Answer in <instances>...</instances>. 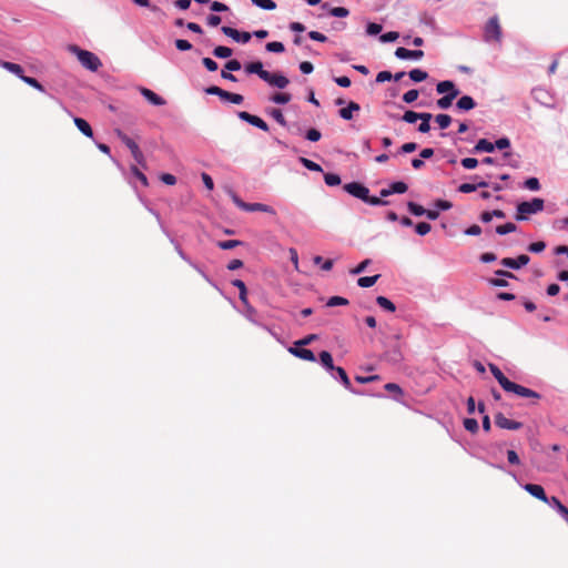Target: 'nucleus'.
Wrapping results in <instances>:
<instances>
[{"mask_svg": "<svg viewBox=\"0 0 568 568\" xmlns=\"http://www.w3.org/2000/svg\"><path fill=\"white\" fill-rule=\"evenodd\" d=\"M545 247H546V243L542 241H539V242L531 243L528 246V251L531 253H540L545 250Z\"/></svg>", "mask_w": 568, "mask_h": 568, "instance_id": "obj_61", "label": "nucleus"}, {"mask_svg": "<svg viewBox=\"0 0 568 568\" xmlns=\"http://www.w3.org/2000/svg\"><path fill=\"white\" fill-rule=\"evenodd\" d=\"M288 352L303 361L315 362V355L312 351L303 348V346H296L295 344L288 348Z\"/></svg>", "mask_w": 568, "mask_h": 568, "instance_id": "obj_14", "label": "nucleus"}, {"mask_svg": "<svg viewBox=\"0 0 568 568\" xmlns=\"http://www.w3.org/2000/svg\"><path fill=\"white\" fill-rule=\"evenodd\" d=\"M300 162L310 171L322 172V168L320 164H317L306 158H300Z\"/></svg>", "mask_w": 568, "mask_h": 568, "instance_id": "obj_47", "label": "nucleus"}, {"mask_svg": "<svg viewBox=\"0 0 568 568\" xmlns=\"http://www.w3.org/2000/svg\"><path fill=\"white\" fill-rule=\"evenodd\" d=\"M245 71L250 74H257L262 80L266 70L263 69V64L260 61L251 62L245 65Z\"/></svg>", "mask_w": 568, "mask_h": 568, "instance_id": "obj_26", "label": "nucleus"}, {"mask_svg": "<svg viewBox=\"0 0 568 568\" xmlns=\"http://www.w3.org/2000/svg\"><path fill=\"white\" fill-rule=\"evenodd\" d=\"M207 94L217 95L224 101H229L233 104H241L243 102V97L237 93L227 92L219 87H210L206 89Z\"/></svg>", "mask_w": 568, "mask_h": 568, "instance_id": "obj_4", "label": "nucleus"}, {"mask_svg": "<svg viewBox=\"0 0 568 568\" xmlns=\"http://www.w3.org/2000/svg\"><path fill=\"white\" fill-rule=\"evenodd\" d=\"M139 91L152 105L161 106L165 104V100L152 90L148 88H140Z\"/></svg>", "mask_w": 568, "mask_h": 568, "instance_id": "obj_16", "label": "nucleus"}, {"mask_svg": "<svg viewBox=\"0 0 568 568\" xmlns=\"http://www.w3.org/2000/svg\"><path fill=\"white\" fill-rule=\"evenodd\" d=\"M349 11L346 8L343 7H336L329 9V14L337 18H345L347 17Z\"/></svg>", "mask_w": 568, "mask_h": 568, "instance_id": "obj_54", "label": "nucleus"}, {"mask_svg": "<svg viewBox=\"0 0 568 568\" xmlns=\"http://www.w3.org/2000/svg\"><path fill=\"white\" fill-rule=\"evenodd\" d=\"M390 187V191H392V194H402V193H405L407 191V184L404 183V182H394L389 185Z\"/></svg>", "mask_w": 568, "mask_h": 568, "instance_id": "obj_50", "label": "nucleus"}, {"mask_svg": "<svg viewBox=\"0 0 568 568\" xmlns=\"http://www.w3.org/2000/svg\"><path fill=\"white\" fill-rule=\"evenodd\" d=\"M395 57L400 60H420L424 57V51L422 50H408L406 48H397L395 50Z\"/></svg>", "mask_w": 568, "mask_h": 568, "instance_id": "obj_9", "label": "nucleus"}, {"mask_svg": "<svg viewBox=\"0 0 568 568\" xmlns=\"http://www.w3.org/2000/svg\"><path fill=\"white\" fill-rule=\"evenodd\" d=\"M263 81L277 89H285L290 83V80L284 74L271 73L268 71L264 73Z\"/></svg>", "mask_w": 568, "mask_h": 568, "instance_id": "obj_5", "label": "nucleus"}, {"mask_svg": "<svg viewBox=\"0 0 568 568\" xmlns=\"http://www.w3.org/2000/svg\"><path fill=\"white\" fill-rule=\"evenodd\" d=\"M419 93L417 90L413 89L404 93L403 101L406 103H413L417 100Z\"/></svg>", "mask_w": 568, "mask_h": 568, "instance_id": "obj_55", "label": "nucleus"}, {"mask_svg": "<svg viewBox=\"0 0 568 568\" xmlns=\"http://www.w3.org/2000/svg\"><path fill=\"white\" fill-rule=\"evenodd\" d=\"M232 285H234L235 287L239 288V293H240V300L243 304H247V291H246V286H245V283L241 280H234L232 282Z\"/></svg>", "mask_w": 568, "mask_h": 568, "instance_id": "obj_31", "label": "nucleus"}, {"mask_svg": "<svg viewBox=\"0 0 568 568\" xmlns=\"http://www.w3.org/2000/svg\"><path fill=\"white\" fill-rule=\"evenodd\" d=\"M383 358L388 364L397 365L403 361L404 356L400 351V347L398 345H395L394 347L384 353Z\"/></svg>", "mask_w": 568, "mask_h": 568, "instance_id": "obj_13", "label": "nucleus"}, {"mask_svg": "<svg viewBox=\"0 0 568 568\" xmlns=\"http://www.w3.org/2000/svg\"><path fill=\"white\" fill-rule=\"evenodd\" d=\"M423 116V113H417V112H414V111H406L404 113V115L402 116L403 121H405L406 123H415L417 122L418 120H420V118Z\"/></svg>", "mask_w": 568, "mask_h": 568, "instance_id": "obj_40", "label": "nucleus"}, {"mask_svg": "<svg viewBox=\"0 0 568 568\" xmlns=\"http://www.w3.org/2000/svg\"><path fill=\"white\" fill-rule=\"evenodd\" d=\"M292 97L288 93H275L271 97V101L276 104H286L291 101Z\"/></svg>", "mask_w": 568, "mask_h": 568, "instance_id": "obj_41", "label": "nucleus"}, {"mask_svg": "<svg viewBox=\"0 0 568 568\" xmlns=\"http://www.w3.org/2000/svg\"><path fill=\"white\" fill-rule=\"evenodd\" d=\"M376 303H377V304H378L383 310H385V311H387V312H392V313H393V312H395V311H396V306H395V304H394L390 300H388L387 297H385V296H378V297L376 298Z\"/></svg>", "mask_w": 568, "mask_h": 568, "instance_id": "obj_32", "label": "nucleus"}, {"mask_svg": "<svg viewBox=\"0 0 568 568\" xmlns=\"http://www.w3.org/2000/svg\"><path fill=\"white\" fill-rule=\"evenodd\" d=\"M73 122H74L75 126L79 129V131L82 132L85 136H88V138L93 136V131H92L90 124L85 120H83L81 118H74Z\"/></svg>", "mask_w": 568, "mask_h": 568, "instance_id": "obj_27", "label": "nucleus"}, {"mask_svg": "<svg viewBox=\"0 0 568 568\" xmlns=\"http://www.w3.org/2000/svg\"><path fill=\"white\" fill-rule=\"evenodd\" d=\"M221 31L232 38L236 42L246 43L250 41L252 34L248 32H240L236 29H233L231 27H222Z\"/></svg>", "mask_w": 568, "mask_h": 568, "instance_id": "obj_10", "label": "nucleus"}, {"mask_svg": "<svg viewBox=\"0 0 568 568\" xmlns=\"http://www.w3.org/2000/svg\"><path fill=\"white\" fill-rule=\"evenodd\" d=\"M524 489L530 494L531 496H534L535 498L544 501V503H549V498L547 497L544 488L540 486V485H536V484H526L524 485Z\"/></svg>", "mask_w": 568, "mask_h": 568, "instance_id": "obj_15", "label": "nucleus"}, {"mask_svg": "<svg viewBox=\"0 0 568 568\" xmlns=\"http://www.w3.org/2000/svg\"><path fill=\"white\" fill-rule=\"evenodd\" d=\"M313 262H314L315 264H321V265H322V268H323L324 271H331V270H332V267H333V261H332V260H326V261H324V262H323V257H322V256H320V255L315 256V257L313 258Z\"/></svg>", "mask_w": 568, "mask_h": 568, "instance_id": "obj_53", "label": "nucleus"}, {"mask_svg": "<svg viewBox=\"0 0 568 568\" xmlns=\"http://www.w3.org/2000/svg\"><path fill=\"white\" fill-rule=\"evenodd\" d=\"M490 184L484 180L478 181L476 184L471 183H463L458 186V191L462 193H471L475 192L478 187H487Z\"/></svg>", "mask_w": 568, "mask_h": 568, "instance_id": "obj_22", "label": "nucleus"}, {"mask_svg": "<svg viewBox=\"0 0 568 568\" xmlns=\"http://www.w3.org/2000/svg\"><path fill=\"white\" fill-rule=\"evenodd\" d=\"M320 362H321L322 366L328 372L333 373L337 368L334 366L333 357H332L331 353H328L327 351H323L320 353Z\"/></svg>", "mask_w": 568, "mask_h": 568, "instance_id": "obj_21", "label": "nucleus"}, {"mask_svg": "<svg viewBox=\"0 0 568 568\" xmlns=\"http://www.w3.org/2000/svg\"><path fill=\"white\" fill-rule=\"evenodd\" d=\"M462 165L467 170H473L478 165V161L475 158H465L462 160Z\"/></svg>", "mask_w": 568, "mask_h": 568, "instance_id": "obj_60", "label": "nucleus"}, {"mask_svg": "<svg viewBox=\"0 0 568 568\" xmlns=\"http://www.w3.org/2000/svg\"><path fill=\"white\" fill-rule=\"evenodd\" d=\"M517 226L514 223H506L504 225H499L496 227V233L499 235H506L508 233L515 232Z\"/></svg>", "mask_w": 568, "mask_h": 568, "instance_id": "obj_43", "label": "nucleus"}, {"mask_svg": "<svg viewBox=\"0 0 568 568\" xmlns=\"http://www.w3.org/2000/svg\"><path fill=\"white\" fill-rule=\"evenodd\" d=\"M495 150V144L489 142L488 140L486 139H480L475 148H474V151L475 152H493Z\"/></svg>", "mask_w": 568, "mask_h": 568, "instance_id": "obj_30", "label": "nucleus"}, {"mask_svg": "<svg viewBox=\"0 0 568 568\" xmlns=\"http://www.w3.org/2000/svg\"><path fill=\"white\" fill-rule=\"evenodd\" d=\"M505 392L514 393L520 397H526V398H538L539 397V395L535 390L524 387L514 382L509 383V385L506 387Z\"/></svg>", "mask_w": 568, "mask_h": 568, "instance_id": "obj_7", "label": "nucleus"}, {"mask_svg": "<svg viewBox=\"0 0 568 568\" xmlns=\"http://www.w3.org/2000/svg\"><path fill=\"white\" fill-rule=\"evenodd\" d=\"M484 40L486 42H500L501 28L497 16L491 17L484 27Z\"/></svg>", "mask_w": 568, "mask_h": 568, "instance_id": "obj_3", "label": "nucleus"}, {"mask_svg": "<svg viewBox=\"0 0 568 568\" xmlns=\"http://www.w3.org/2000/svg\"><path fill=\"white\" fill-rule=\"evenodd\" d=\"M265 48L268 52H274V53H282L285 50L284 44L278 41L268 42V43H266Z\"/></svg>", "mask_w": 568, "mask_h": 568, "instance_id": "obj_46", "label": "nucleus"}, {"mask_svg": "<svg viewBox=\"0 0 568 568\" xmlns=\"http://www.w3.org/2000/svg\"><path fill=\"white\" fill-rule=\"evenodd\" d=\"M324 180L328 186H337L341 184V178L334 173H326Z\"/></svg>", "mask_w": 568, "mask_h": 568, "instance_id": "obj_49", "label": "nucleus"}, {"mask_svg": "<svg viewBox=\"0 0 568 568\" xmlns=\"http://www.w3.org/2000/svg\"><path fill=\"white\" fill-rule=\"evenodd\" d=\"M458 94L459 91H454L448 94H445L444 97L437 100V106L442 110L448 109L452 105L453 101L458 97Z\"/></svg>", "mask_w": 568, "mask_h": 568, "instance_id": "obj_19", "label": "nucleus"}, {"mask_svg": "<svg viewBox=\"0 0 568 568\" xmlns=\"http://www.w3.org/2000/svg\"><path fill=\"white\" fill-rule=\"evenodd\" d=\"M544 200L535 197L531 201H524L517 205V221H525L529 215L537 214L544 210Z\"/></svg>", "mask_w": 568, "mask_h": 568, "instance_id": "obj_2", "label": "nucleus"}, {"mask_svg": "<svg viewBox=\"0 0 568 568\" xmlns=\"http://www.w3.org/2000/svg\"><path fill=\"white\" fill-rule=\"evenodd\" d=\"M488 366L494 377L497 379L499 385L505 390L506 387L509 385L510 381L503 374V372L495 364H489Z\"/></svg>", "mask_w": 568, "mask_h": 568, "instance_id": "obj_17", "label": "nucleus"}, {"mask_svg": "<svg viewBox=\"0 0 568 568\" xmlns=\"http://www.w3.org/2000/svg\"><path fill=\"white\" fill-rule=\"evenodd\" d=\"M68 50L78 58L79 62L83 68L92 72L98 71L99 68L102 65L99 57L91 51L83 50L74 44L69 45Z\"/></svg>", "mask_w": 568, "mask_h": 568, "instance_id": "obj_1", "label": "nucleus"}, {"mask_svg": "<svg viewBox=\"0 0 568 568\" xmlns=\"http://www.w3.org/2000/svg\"><path fill=\"white\" fill-rule=\"evenodd\" d=\"M0 65L6 69L7 71L16 74L17 77H19L21 80H22V77L23 75V69L20 64H17V63H13V62H7V61H2L0 62Z\"/></svg>", "mask_w": 568, "mask_h": 568, "instance_id": "obj_29", "label": "nucleus"}, {"mask_svg": "<svg viewBox=\"0 0 568 568\" xmlns=\"http://www.w3.org/2000/svg\"><path fill=\"white\" fill-rule=\"evenodd\" d=\"M22 81L24 83H27L28 85L37 89L38 91L44 92L43 85L37 79L24 75V77H22Z\"/></svg>", "mask_w": 568, "mask_h": 568, "instance_id": "obj_48", "label": "nucleus"}, {"mask_svg": "<svg viewBox=\"0 0 568 568\" xmlns=\"http://www.w3.org/2000/svg\"><path fill=\"white\" fill-rule=\"evenodd\" d=\"M246 212H265L270 214H275V211L272 206L263 204V203H247Z\"/></svg>", "mask_w": 568, "mask_h": 568, "instance_id": "obj_24", "label": "nucleus"}, {"mask_svg": "<svg viewBox=\"0 0 568 568\" xmlns=\"http://www.w3.org/2000/svg\"><path fill=\"white\" fill-rule=\"evenodd\" d=\"M175 47L180 51H187L192 49V44L187 40L183 39L175 40Z\"/></svg>", "mask_w": 568, "mask_h": 568, "instance_id": "obj_63", "label": "nucleus"}, {"mask_svg": "<svg viewBox=\"0 0 568 568\" xmlns=\"http://www.w3.org/2000/svg\"><path fill=\"white\" fill-rule=\"evenodd\" d=\"M529 261H530V258L528 255L521 254L517 258L505 257L501 260L500 263H501V265H504L506 267H509L513 270H518L521 266L527 265L529 263Z\"/></svg>", "mask_w": 568, "mask_h": 568, "instance_id": "obj_12", "label": "nucleus"}, {"mask_svg": "<svg viewBox=\"0 0 568 568\" xmlns=\"http://www.w3.org/2000/svg\"><path fill=\"white\" fill-rule=\"evenodd\" d=\"M347 304H348V300L345 297H341V296H332L331 298H328V301L326 303V305L328 307L344 306Z\"/></svg>", "mask_w": 568, "mask_h": 568, "instance_id": "obj_44", "label": "nucleus"}, {"mask_svg": "<svg viewBox=\"0 0 568 568\" xmlns=\"http://www.w3.org/2000/svg\"><path fill=\"white\" fill-rule=\"evenodd\" d=\"M369 264H371V260H364L356 267L351 270V274L357 275V274L363 273Z\"/></svg>", "mask_w": 568, "mask_h": 568, "instance_id": "obj_62", "label": "nucleus"}, {"mask_svg": "<svg viewBox=\"0 0 568 568\" xmlns=\"http://www.w3.org/2000/svg\"><path fill=\"white\" fill-rule=\"evenodd\" d=\"M436 91L439 94H445V93L448 94L450 92L459 91V90L456 89V85L453 81L446 80V81H442V82L437 83Z\"/></svg>", "mask_w": 568, "mask_h": 568, "instance_id": "obj_28", "label": "nucleus"}, {"mask_svg": "<svg viewBox=\"0 0 568 568\" xmlns=\"http://www.w3.org/2000/svg\"><path fill=\"white\" fill-rule=\"evenodd\" d=\"M243 243L239 240H229V241H219L217 246L221 250H232L236 246L242 245Z\"/></svg>", "mask_w": 568, "mask_h": 568, "instance_id": "obj_42", "label": "nucleus"}, {"mask_svg": "<svg viewBox=\"0 0 568 568\" xmlns=\"http://www.w3.org/2000/svg\"><path fill=\"white\" fill-rule=\"evenodd\" d=\"M361 106L358 103L351 101L346 108L339 110V116L344 120H352L353 112L359 111Z\"/></svg>", "mask_w": 568, "mask_h": 568, "instance_id": "obj_20", "label": "nucleus"}, {"mask_svg": "<svg viewBox=\"0 0 568 568\" xmlns=\"http://www.w3.org/2000/svg\"><path fill=\"white\" fill-rule=\"evenodd\" d=\"M344 190L353 195L354 197H357L362 201H364L367 197V193H369L368 187L365 185L358 183V182H351L344 185Z\"/></svg>", "mask_w": 568, "mask_h": 568, "instance_id": "obj_6", "label": "nucleus"}, {"mask_svg": "<svg viewBox=\"0 0 568 568\" xmlns=\"http://www.w3.org/2000/svg\"><path fill=\"white\" fill-rule=\"evenodd\" d=\"M534 98L537 102L541 103L545 106L554 108V104L549 102L550 95L545 89H535Z\"/></svg>", "mask_w": 568, "mask_h": 568, "instance_id": "obj_18", "label": "nucleus"}, {"mask_svg": "<svg viewBox=\"0 0 568 568\" xmlns=\"http://www.w3.org/2000/svg\"><path fill=\"white\" fill-rule=\"evenodd\" d=\"M382 31V26L375 22H369L366 27V32L369 36H377Z\"/></svg>", "mask_w": 568, "mask_h": 568, "instance_id": "obj_59", "label": "nucleus"}, {"mask_svg": "<svg viewBox=\"0 0 568 568\" xmlns=\"http://www.w3.org/2000/svg\"><path fill=\"white\" fill-rule=\"evenodd\" d=\"M433 115L430 113H423V116L420 118V124L418 126V131L420 133H427L430 130L429 121L432 120Z\"/></svg>", "mask_w": 568, "mask_h": 568, "instance_id": "obj_34", "label": "nucleus"}, {"mask_svg": "<svg viewBox=\"0 0 568 568\" xmlns=\"http://www.w3.org/2000/svg\"><path fill=\"white\" fill-rule=\"evenodd\" d=\"M321 136H322L321 132L316 129H310L306 132V139L312 142L318 141L321 139Z\"/></svg>", "mask_w": 568, "mask_h": 568, "instance_id": "obj_64", "label": "nucleus"}, {"mask_svg": "<svg viewBox=\"0 0 568 568\" xmlns=\"http://www.w3.org/2000/svg\"><path fill=\"white\" fill-rule=\"evenodd\" d=\"M378 278V274L374 276H363L357 280V285L363 288L372 287Z\"/></svg>", "mask_w": 568, "mask_h": 568, "instance_id": "obj_33", "label": "nucleus"}, {"mask_svg": "<svg viewBox=\"0 0 568 568\" xmlns=\"http://www.w3.org/2000/svg\"><path fill=\"white\" fill-rule=\"evenodd\" d=\"M525 187L530 191H538L540 189V183L537 178H529L525 181Z\"/></svg>", "mask_w": 568, "mask_h": 568, "instance_id": "obj_56", "label": "nucleus"}, {"mask_svg": "<svg viewBox=\"0 0 568 568\" xmlns=\"http://www.w3.org/2000/svg\"><path fill=\"white\" fill-rule=\"evenodd\" d=\"M407 207H408L409 212L415 216L425 215L426 210L419 204H416L414 202H408Z\"/></svg>", "mask_w": 568, "mask_h": 568, "instance_id": "obj_45", "label": "nucleus"}, {"mask_svg": "<svg viewBox=\"0 0 568 568\" xmlns=\"http://www.w3.org/2000/svg\"><path fill=\"white\" fill-rule=\"evenodd\" d=\"M548 504L568 523V508L557 497H551Z\"/></svg>", "mask_w": 568, "mask_h": 568, "instance_id": "obj_23", "label": "nucleus"}, {"mask_svg": "<svg viewBox=\"0 0 568 568\" xmlns=\"http://www.w3.org/2000/svg\"><path fill=\"white\" fill-rule=\"evenodd\" d=\"M464 427L470 432V433H475L478 430V423L476 419L474 418H466L464 420Z\"/></svg>", "mask_w": 568, "mask_h": 568, "instance_id": "obj_57", "label": "nucleus"}, {"mask_svg": "<svg viewBox=\"0 0 568 568\" xmlns=\"http://www.w3.org/2000/svg\"><path fill=\"white\" fill-rule=\"evenodd\" d=\"M416 233L420 236H424L426 234H428L432 230V226L429 223H426V222H419L416 227Z\"/></svg>", "mask_w": 568, "mask_h": 568, "instance_id": "obj_52", "label": "nucleus"}, {"mask_svg": "<svg viewBox=\"0 0 568 568\" xmlns=\"http://www.w3.org/2000/svg\"><path fill=\"white\" fill-rule=\"evenodd\" d=\"M409 78L414 81V82H422L424 80L427 79L428 74L426 71H423L420 69H414L412 71H409Z\"/></svg>", "mask_w": 568, "mask_h": 568, "instance_id": "obj_38", "label": "nucleus"}, {"mask_svg": "<svg viewBox=\"0 0 568 568\" xmlns=\"http://www.w3.org/2000/svg\"><path fill=\"white\" fill-rule=\"evenodd\" d=\"M119 136L121 141L130 149V151L136 149L139 146L131 138L126 134L119 132Z\"/></svg>", "mask_w": 568, "mask_h": 568, "instance_id": "obj_58", "label": "nucleus"}, {"mask_svg": "<svg viewBox=\"0 0 568 568\" xmlns=\"http://www.w3.org/2000/svg\"><path fill=\"white\" fill-rule=\"evenodd\" d=\"M251 2L264 10H274L276 8V3L273 0H251Z\"/></svg>", "mask_w": 568, "mask_h": 568, "instance_id": "obj_36", "label": "nucleus"}, {"mask_svg": "<svg viewBox=\"0 0 568 568\" xmlns=\"http://www.w3.org/2000/svg\"><path fill=\"white\" fill-rule=\"evenodd\" d=\"M495 424L503 429L516 430L521 428L523 424L516 420H511L504 416L501 413L495 416Z\"/></svg>", "mask_w": 568, "mask_h": 568, "instance_id": "obj_11", "label": "nucleus"}, {"mask_svg": "<svg viewBox=\"0 0 568 568\" xmlns=\"http://www.w3.org/2000/svg\"><path fill=\"white\" fill-rule=\"evenodd\" d=\"M233 51L229 47L219 45L213 50V54L220 59H226L232 55Z\"/></svg>", "mask_w": 568, "mask_h": 568, "instance_id": "obj_35", "label": "nucleus"}, {"mask_svg": "<svg viewBox=\"0 0 568 568\" xmlns=\"http://www.w3.org/2000/svg\"><path fill=\"white\" fill-rule=\"evenodd\" d=\"M460 111H469L476 106L475 100L469 95H463L456 103Z\"/></svg>", "mask_w": 568, "mask_h": 568, "instance_id": "obj_25", "label": "nucleus"}, {"mask_svg": "<svg viewBox=\"0 0 568 568\" xmlns=\"http://www.w3.org/2000/svg\"><path fill=\"white\" fill-rule=\"evenodd\" d=\"M237 115H239V118L241 120H243V121H245V122H247V123H250V124H252V125H254V126H256V128H258V129H261V130H263L265 132L268 131L267 123L263 119H261L260 116L253 115V114H251V113H248L246 111H241V112H239Z\"/></svg>", "mask_w": 568, "mask_h": 568, "instance_id": "obj_8", "label": "nucleus"}, {"mask_svg": "<svg viewBox=\"0 0 568 568\" xmlns=\"http://www.w3.org/2000/svg\"><path fill=\"white\" fill-rule=\"evenodd\" d=\"M335 373L337 374V376H338V378H339L341 383L345 386V388H347V389H349V390L354 392V390L352 389V387H351V381H349V378H348V376H347V374H346L345 369H344V368H342V367H337V368H336V371H335Z\"/></svg>", "mask_w": 568, "mask_h": 568, "instance_id": "obj_37", "label": "nucleus"}, {"mask_svg": "<svg viewBox=\"0 0 568 568\" xmlns=\"http://www.w3.org/2000/svg\"><path fill=\"white\" fill-rule=\"evenodd\" d=\"M436 123L440 129H447L452 123V118L448 114H438L435 116Z\"/></svg>", "mask_w": 568, "mask_h": 568, "instance_id": "obj_39", "label": "nucleus"}, {"mask_svg": "<svg viewBox=\"0 0 568 568\" xmlns=\"http://www.w3.org/2000/svg\"><path fill=\"white\" fill-rule=\"evenodd\" d=\"M399 38V33L396 31H390L382 34L379 37V41L383 43L394 42Z\"/></svg>", "mask_w": 568, "mask_h": 568, "instance_id": "obj_51", "label": "nucleus"}]
</instances>
